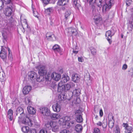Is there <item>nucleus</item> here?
<instances>
[{
	"label": "nucleus",
	"instance_id": "nucleus-1",
	"mask_svg": "<svg viewBox=\"0 0 133 133\" xmlns=\"http://www.w3.org/2000/svg\"><path fill=\"white\" fill-rule=\"evenodd\" d=\"M8 50L9 52L8 58L11 61L12 59V54L11 53V51L10 49L8 47H5L3 48V46H2L1 51L0 53V56L2 59L4 60L6 59V50Z\"/></svg>",
	"mask_w": 133,
	"mask_h": 133
},
{
	"label": "nucleus",
	"instance_id": "nucleus-2",
	"mask_svg": "<svg viewBox=\"0 0 133 133\" xmlns=\"http://www.w3.org/2000/svg\"><path fill=\"white\" fill-rule=\"evenodd\" d=\"M45 77V80L46 81H50L51 78L57 81L60 78V75L55 72L53 73L51 75L49 74L46 75Z\"/></svg>",
	"mask_w": 133,
	"mask_h": 133
},
{
	"label": "nucleus",
	"instance_id": "nucleus-3",
	"mask_svg": "<svg viewBox=\"0 0 133 133\" xmlns=\"http://www.w3.org/2000/svg\"><path fill=\"white\" fill-rule=\"evenodd\" d=\"M115 0H110L108 3L105 2V4L103 5L102 7V10L103 11H107L111 7L112 5L114 3Z\"/></svg>",
	"mask_w": 133,
	"mask_h": 133
},
{
	"label": "nucleus",
	"instance_id": "nucleus-4",
	"mask_svg": "<svg viewBox=\"0 0 133 133\" xmlns=\"http://www.w3.org/2000/svg\"><path fill=\"white\" fill-rule=\"evenodd\" d=\"M114 33L115 32H113L112 31L110 30L107 31L106 32V37L107 38V40L110 44H111L112 42L111 40L112 37L114 35Z\"/></svg>",
	"mask_w": 133,
	"mask_h": 133
},
{
	"label": "nucleus",
	"instance_id": "nucleus-5",
	"mask_svg": "<svg viewBox=\"0 0 133 133\" xmlns=\"http://www.w3.org/2000/svg\"><path fill=\"white\" fill-rule=\"evenodd\" d=\"M12 4L9 6L8 5L7 7L6 8L4 11V13L6 16H10L12 12V9L13 7L12 6Z\"/></svg>",
	"mask_w": 133,
	"mask_h": 133
},
{
	"label": "nucleus",
	"instance_id": "nucleus-6",
	"mask_svg": "<svg viewBox=\"0 0 133 133\" xmlns=\"http://www.w3.org/2000/svg\"><path fill=\"white\" fill-rule=\"evenodd\" d=\"M22 118H23V119L22 121V122L23 124L30 126L32 125L33 124L31 121L26 116V115H25Z\"/></svg>",
	"mask_w": 133,
	"mask_h": 133
},
{
	"label": "nucleus",
	"instance_id": "nucleus-7",
	"mask_svg": "<svg viewBox=\"0 0 133 133\" xmlns=\"http://www.w3.org/2000/svg\"><path fill=\"white\" fill-rule=\"evenodd\" d=\"M21 130L23 132L26 133H36V132L35 129H29L27 126L23 127L22 128Z\"/></svg>",
	"mask_w": 133,
	"mask_h": 133
},
{
	"label": "nucleus",
	"instance_id": "nucleus-8",
	"mask_svg": "<svg viewBox=\"0 0 133 133\" xmlns=\"http://www.w3.org/2000/svg\"><path fill=\"white\" fill-rule=\"evenodd\" d=\"M38 69V73L40 75H44L47 72L45 67L44 66L39 65L37 67Z\"/></svg>",
	"mask_w": 133,
	"mask_h": 133
},
{
	"label": "nucleus",
	"instance_id": "nucleus-9",
	"mask_svg": "<svg viewBox=\"0 0 133 133\" xmlns=\"http://www.w3.org/2000/svg\"><path fill=\"white\" fill-rule=\"evenodd\" d=\"M131 11L132 13L131 14L128 26V29L130 31H132V30L133 29V9H131Z\"/></svg>",
	"mask_w": 133,
	"mask_h": 133
},
{
	"label": "nucleus",
	"instance_id": "nucleus-10",
	"mask_svg": "<svg viewBox=\"0 0 133 133\" xmlns=\"http://www.w3.org/2000/svg\"><path fill=\"white\" fill-rule=\"evenodd\" d=\"M69 94H71V95L70 96H69V98L68 99L69 100L71 99L73 95L76 96H78L81 94V90L79 88L75 89L73 92H70Z\"/></svg>",
	"mask_w": 133,
	"mask_h": 133
},
{
	"label": "nucleus",
	"instance_id": "nucleus-11",
	"mask_svg": "<svg viewBox=\"0 0 133 133\" xmlns=\"http://www.w3.org/2000/svg\"><path fill=\"white\" fill-rule=\"evenodd\" d=\"M16 115H20L18 118L19 119H22L25 115L24 113V111L23 108L21 107H18L16 111Z\"/></svg>",
	"mask_w": 133,
	"mask_h": 133
},
{
	"label": "nucleus",
	"instance_id": "nucleus-12",
	"mask_svg": "<svg viewBox=\"0 0 133 133\" xmlns=\"http://www.w3.org/2000/svg\"><path fill=\"white\" fill-rule=\"evenodd\" d=\"M61 102L60 103L59 102H57L52 105V108L54 111L57 112H59L60 111L61 108Z\"/></svg>",
	"mask_w": 133,
	"mask_h": 133
},
{
	"label": "nucleus",
	"instance_id": "nucleus-13",
	"mask_svg": "<svg viewBox=\"0 0 133 133\" xmlns=\"http://www.w3.org/2000/svg\"><path fill=\"white\" fill-rule=\"evenodd\" d=\"M40 112L43 115L46 116H50V113L49 109L47 108H41L40 109Z\"/></svg>",
	"mask_w": 133,
	"mask_h": 133
},
{
	"label": "nucleus",
	"instance_id": "nucleus-14",
	"mask_svg": "<svg viewBox=\"0 0 133 133\" xmlns=\"http://www.w3.org/2000/svg\"><path fill=\"white\" fill-rule=\"evenodd\" d=\"M47 39L50 41H54L56 40V37L52 33L47 32L46 34Z\"/></svg>",
	"mask_w": 133,
	"mask_h": 133
},
{
	"label": "nucleus",
	"instance_id": "nucleus-15",
	"mask_svg": "<svg viewBox=\"0 0 133 133\" xmlns=\"http://www.w3.org/2000/svg\"><path fill=\"white\" fill-rule=\"evenodd\" d=\"M37 74L34 71H31L28 72V78L32 80L36 79L37 77Z\"/></svg>",
	"mask_w": 133,
	"mask_h": 133
},
{
	"label": "nucleus",
	"instance_id": "nucleus-16",
	"mask_svg": "<svg viewBox=\"0 0 133 133\" xmlns=\"http://www.w3.org/2000/svg\"><path fill=\"white\" fill-rule=\"evenodd\" d=\"M123 125L126 130L125 131L126 133H132L133 131L132 128V127L129 126L128 124L127 123H123Z\"/></svg>",
	"mask_w": 133,
	"mask_h": 133
},
{
	"label": "nucleus",
	"instance_id": "nucleus-17",
	"mask_svg": "<svg viewBox=\"0 0 133 133\" xmlns=\"http://www.w3.org/2000/svg\"><path fill=\"white\" fill-rule=\"evenodd\" d=\"M68 32L72 35L76 36L78 34V32L77 30L72 27L69 28H68Z\"/></svg>",
	"mask_w": 133,
	"mask_h": 133
},
{
	"label": "nucleus",
	"instance_id": "nucleus-18",
	"mask_svg": "<svg viewBox=\"0 0 133 133\" xmlns=\"http://www.w3.org/2000/svg\"><path fill=\"white\" fill-rule=\"evenodd\" d=\"M74 85L75 84L71 82H69L66 84L64 85L65 87L64 91H66L69 90L71 87V86H74Z\"/></svg>",
	"mask_w": 133,
	"mask_h": 133
},
{
	"label": "nucleus",
	"instance_id": "nucleus-19",
	"mask_svg": "<svg viewBox=\"0 0 133 133\" xmlns=\"http://www.w3.org/2000/svg\"><path fill=\"white\" fill-rule=\"evenodd\" d=\"M50 116L51 118L54 120L58 119L61 117V115L60 114L56 113L50 114Z\"/></svg>",
	"mask_w": 133,
	"mask_h": 133
},
{
	"label": "nucleus",
	"instance_id": "nucleus-20",
	"mask_svg": "<svg viewBox=\"0 0 133 133\" xmlns=\"http://www.w3.org/2000/svg\"><path fill=\"white\" fill-rule=\"evenodd\" d=\"M31 89V87L30 86H26L23 89V92L24 95L28 94Z\"/></svg>",
	"mask_w": 133,
	"mask_h": 133
},
{
	"label": "nucleus",
	"instance_id": "nucleus-21",
	"mask_svg": "<svg viewBox=\"0 0 133 133\" xmlns=\"http://www.w3.org/2000/svg\"><path fill=\"white\" fill-rule=\"evenodd\" d=\"M64 86L63 85L62 82H59L58 84L57 91L58 92H61L64 91Z\"/></svg>",
	"mask_w": 133,
	"mask_h": 133
},
{
	"label": "nucleus",
	"instance_id": "nucleus-22",
	"mask_svg": "<svg viewBox=\"0 0 133 133\" xmlns=\"http://www.w3.org/2000/svg\"><path fill=\"white\" fill-rule=\"evenodd\" d=\"M69 0H58L57 4L59 6L64 5L69 2Z\"/></svg>",
	"mask_w": 133,
	"mask_h": 133
},
{
	"label": "nucleus",
	"instance_id": "nucleus-23",
	"mask_svg": "<svg viewBox=\"0 0 133 133\" xmlns=\"http://www.w3.org/2000/svg\"><path fill=\"white\" fill-rule=\"evenodd\" d=\"M70 119V117L67 116L63 117L62 118H61L59 120V121L63 123L65 122L66 124L69 121Z\"/></svg>",
	"mask_w": 133,
	"mask_h": 133
},
{
	"label": "nucleus",
	"instance_id": "nucleus-24",
	"mask_svg": "<svg viewBox=\"0 0 133 133\" xmlns=\"http://www.w3.org/2000/svg\"><path fill=\"white\" fill-rule=\"evenodd\" d=\"M6 76L5 73L2 71H0V81L4 82L6 80Z\"/></svg>",
	"mask_w": 133,
	"mask_h": 133
},
{
	"label": "nucleus",
	"instance_id": "nucleus-25",
	"mask_svg": "<svg viewBox=\"0 0 133 133\" xmlns=\"http://www.w3.org/2000/svg\"><path fill=\"white\" fill-rule=\"evenodd\" d=\"M27 108L29 114L33 115L35 113L36 110L32 107L28 106Z\"/></svg>",
	"mask_w": 133,
	"mask_h": 133
},
{
	"label": "nucleus",
	"instance_id": "nucleus-26",
	"mask_svg": "<svg viewBox=\"0 0 133 133\" xmlns=\"http://www.w3.org/2000/svg\"><path fill=\"white\" fill-rule=\"evenodd\" d=\"M52 49L55 51V52H58L61 55V51L59 46L57 44L53 46L52 48Z\"/></svg>",
	"mask_w": 133,
	"mask_h": 133
},
{
	"label": "nucleus",
	"instance_id": "nucleus-27",
	"mask_svg": "<svg viewBox=\"0 0 133 133\" xmlns=\"http://www.w3.org/2000/svg\"><path fill=\"white\" fill-rule=\"evenodd\" d=\"M72 81L75 83L78 82L79 79L78 75L77 74H73L72 76Z\"/></svg>",
	"mask_w": 133,
	"mask_h": 133
},
{
	"label": "nucleus",
	"instance_id": "nucleus-28",
	"mask_svg": "<svg viewBox=\"0 0 133 133\" xmlns=\"http://www.w3.org/2000/svg\"><path fill=\"white\" fill-rule=\"evenodd\" d=\"M13 111L11 109H9L8 112V118L11 121L13 119Z\"/></svg>",
	"mask_w": 133,
	"mask_h": 133
},
{
	"label": "nucleus",
	"instance_id": "nucleus-29",
	"mask_svg": "<svg viewBox=\"0 0 133 133\" xmlns=\"http://www.w3.org/2000/svg\"><path fill=\"white\" fill-rule=\"evenodd\" d=\"M69 77L68 76L66 75H64L63 76L62 78V81L61 82H62V83H66L67 82V81H69Z\"/></svg>",
	"mask_w": 133,
	"mask_h": 133
},
{
	"label": "nucleus",
	"instance_id": "nucleus-30",
	"mask_svg": "<svg viewBox=\"0 0 133 133\" xmlns=\"http://www.w3.org/2000/svg\"><path fill=\"white\" fill-rule=\"evenodd\" d=\"M95 22L96 24H98L102 20V18L96 15L94 18Z\"/></svg>",
	"mask_w": 133,
	"mask_h": 133
},
{
	"label": "nucleus",
	"instance_id": "nucleus-31",
	"mask_svg": "<svg viewBox=\"0 0 133 133\" xmlns=\"http://www.w3.org/2000/svg\"><path fill=\"white\" fill-rule=\"evenodd\" d=\"M75 130L78 132H80L82 130V126L79 124L76 125L75 126Z\"/></svg>",
	"mask_w": 133,
	"mask_h": 133
},
{
	"label": "nucleus",
	"instance_id": "nucleus-32",
	"mask_svg": "<svg viewBox=\"0 0 133 133\" xmlns=\"http://www.w3.org/2000/svg\"><path fill=\"white\" fill-rule=\"evenodd\" d=\"M78 0H72L74 6L76 9H78L81 6L77 2Z\"/></svg>",
	"mask_w": 133,
	"mask_h": 133
},
{
	"label": "nucleus",
	"instance_id": "nucleus-33",
	"mask_svg": "<svg viewBox=\"0 0 133 133\" xmlns=\"http://www.w3.org/2000/svg\"><path fill=\"white\" fill-rule=\"evenodd\" d=\"M76 120L78 122L81 123L83 121V119L81 115L79 114L78 115H77L76 117Z\"/></svg>",
	"mask_w": 133,
	"mask_h": 133
},
{
	"label": "nucleus",
	"instance_id": "nucleus-34",
	"mask_svg": "<svg viewBox=\"0 0 133 133\" xmlns=\"http://www.w3.org/2000/svg\"><path fill=\"white\" fill-rule=\"evenodd\" d=\"M66 98V96L64 94H61L58 96L59 101L61 100V101H62L63 100H64Z\"/></svg>",
	"mask_w": 133,
	"mask_h": 133
},
{
	"label": "nucleus",
	"instance_id": "nucleus-35",
	"mask_svg": "<svg viewBox=\"0 0 133 133\" xmlns=\"http://www.w3.org/2000/svg\"><path fill=\"white\" fill-rule=\"evenodd\" d=\"M96 124L97 125L101 126H102L103 128L106 127L107 125V122H103V123L101 122H98L96 123Z\"/></svg>",
	"mask_w": 133,
	"mask_h": 133
},
{
	"label": "nucleus",
	"instance_id": "nucleus-36",
	"mask_svg": "<svg viewBox=\"0 0 133 133\" xmlns=\"http://www.w3.org/2000/svg\"><path fill=\"white\" fill-rule=\"evenodd\" d=\"M71 14V12L70 10H67L65 14V18L66 19L69 18V16Z\"/></svg>",
	"mask_w": 133,
	"mask_h": 133
},
{
	"label": "nucleus",
	"instance_id": "nucleus-37",
	"mask_svg": "<svg viewBox=\"0 0 133 133\" xmlns=\"http://www.w3.org/2000/svg\"><path fill=\"white\" fill-rule=\"evenodd\" d=\"M102 0H92V3L97 4L98 6L100 7L102 3Z\"/></svg>",
	"mask_w": 133,
	"mask_h": 133
},
{
	"label": "nucleus",
	"instance_id": "nucleus-38",
	"mask_svg": "<svg viewBox=\"0 0 133 133\" xmlns=\"http://www.w3.org/2000/svg\"><path fill=\"white\" fill-rule=\"evenodd\" d=\"M43 75H40L38 77L36 78L37 81L39 82H41L44 80V77Z\"/></svg>",
	"mask_w": 133,
	"mask_h": 133
},
{
	"label": "nucleus",
	"instance_id": "nucleus-39",
	"mask_svg": "<svg viewBox=\"0 0 133 133\" xmlns=\"http://www.w3.org/2000/svg\"><path fill=\"white\" fill-rule=\"evenodd\" d=\"M2 35L3 39L5 40L7 38V33L6 32L3 31L2 32Z\"/></svg>",
	"mask_w": 133,
	"mask_h": 133
},
{
	"label": "nucleus",
	"instance_id": "nucleus-40",
	"mask_svg": "<svg viewBox=\"0 0 133 133\" xmlns=\"http://www.w3.org/2000/svg\"><path fill=\"white\" fill-rule=\"evenodd\" d=\"M93 133H100V130L98 128L95 127L94 128Z\"/></svg>",
	"mask_w": 133,
	"mask_h": 133
},
{
	"label": "nucleus",
	"instance_id": "nucleus-41",
	"mask_svg": "<svg viewBox=\"0 0 133 133\" xmlns=\"http://www.w3.org/2000/svg\"><path fill=\"white\" fill-rule=\"evenodd\" d=\"M45 126L46 127L49 129H50L51 128V121L49 122H47L45 124Z\"/></svg>",
	"mask_w": 133,
	"mask_h": 133
},
{
	"label": "nucleus",
	"instance_id": "nucleus-42",
	"mask_svg": "<svg viewBox=\"0 0 133 133\" xmlns=\"http://www.w3.org/2000/svg\"><path fill=\"white\" fill-rule=\"evenodd\" d=\"M52 9L51 8H48L45 10V12L48 14H49L50 12L52 11Z\"/></svg>",
	"mask_w": 133,
	"mask_h": 133
},
{
	"label": "nucleus",
	"instance_id": "nucleus-43",
	"mask_svg": "<svg viewBox=\"0 0 133 133\" xmlns=\"http://www.w3.org/2000/svg\"><path fill=\"white\" fill-rule=\"evenodd\" d=\"M114 124V122L112 121H109V127L110 128H112L113 127Z\"/></svg>",
	"mask_w": 133,
	"mask_h": 133
},
{
	"label": "nucleus",
	"instance_id": "nucleus-44",
	"mask_svg": "<svg viewBox=\"0 0 133 133\" xmlns=\"http://www.w3.org/2000/svg\"><path fill=\"white\" fill-rule=\"evenodd\" d=\"M59 129L58 126L57 125L56 126L52 128V130L53 131L56 132L58 131Z\"/></svg>",
	"mask_w": 133,
	"mask_h": 133
},
{
	"label": "nucleus",
	"instance_id": "nucleus-45",
	"mask_svg": "<svg viewBox=\"0 0 133 133\" xmlns=\"http://www.w3.org/2000/svg\"><path fill=\"white\" fill-rule=\"evenodd\" d=\"M57 122L51 121V128H52L54 127L57 125Z\"/></svg>",
	"mask_w": 133,
	"mask_h": 133
},
{
	"label": "nucleus",
	"instance_id": "nucleus-46",
	"mask_svg": "<svg viewBox=\"0 0 133 133\" xmlns=\"http://www.w3.org/2000/svg\"><path fill=\"white\" fill-rule=\"evenodd\" d=\"M4 6V3L2 0H0V10L3 9Z\"/></svg>",
	"mask_w": 133,
	"mask_h": 133
},
{
	"label": "nucleus",
	"instance_id": "nucleus-47",
	"mask_svg": "<svg viewBox=\"0 0 133 133\" xmlns=\"http://www.w3.org/2000/svg\"><path fill=\"white\" fill-rule=\"evenodd\" d=\"M25 102L27 104L30 105L31 104V101L28 98L26 99Z\"/></svg>",
	"mask_w": 133,
	"mask_h": 133
},
{
	"label": "nucleus",
	"instance_id": "nucleus-48",
	"mask_svg": "<svg viewBox=\"0 0 133 133\" xmlns=\"http://www.w3.org/2000/svg\"><path fill=\"white\" fill-rule=\"evenodd\" d=\"M132 2L131 0H126V3L128 6H129Z\"/></svg>",
	"mask_w": 133,
	"mask_h": 133
},
{
	"label": "nucleus",
	"instance_id": "nucleus-49",
	"mask_svg": "<svg viewBox=\"0 0 133 133\" xmlns=\"http://www.w3.org/2000/svg\"><path fill=\"white\" fill-rule=\"evenodd\" d=\"M75 121H71L70 122H69L68 126H73V124L75 125Z\"/></svg>",
	"mask_w": 133,
	"mask_h": 133
},
{
	"label": "nucleus",
	"instance_id": "nucleus-50",
	"mask_svg": "<svg viewBox=\"0 0 133 133\" xmlns=\"http://www.w3.org/2000/svg\"><path fill=\"white\" fill-rule=\"evenodd\" d=\"M75 114L76 115V116L77 115H78L79 114L81 115V111L79 110H78L76 111Z\"/></svg>",
	"mask_w": 133,
	"mask_h": 133
},
{
	"label": "nucleus",
	"instance_id": "nucleus-51",
	"mask_svg": "<svg viewBox=\"0 0 133 133\" xmlns=\"http://www.w3.org/2000/svg\"><path fill=\"white\" fill-rule=\"evenodd\" d=\"M43 3L44 4H47L49 3L50 0H42Z\"/></svg>",
	"mask_w": 133,
	"mask_h": 133
},
{
	"label": "nucleus",
	"instance_id": "nucleus-52",
	"mask_svg": "<svg viewBox=\"0 0 133 133\" xmlns=\"http://www.w3.org/2000/svg\"><path fill=\"white\" fill-rule=\"evenodd\" d=\"M69 131H68L65 129H64L61 131L59 133H69Z\"/></svg>",
	"mask_w": 133,
	"mask_h": 133
},
{
	"label": "nucleus",
	"instance_id": "nucleus-53",
	"mask_svg": "<svg viewBox=\"0 0 133 133\" xmlns=\"http://www.w3.org/2000/svg\"><path fill=\"white\" fill-rule=\"evenodd\" d=\"M39 133H47V132L46 130L42 129L40 131Z\"/></svg>",
	"mask_w": 133,
	"mask_h": 133
},
{
	"label": "nucleus",
	"instance_id": "nucleus-54",
	"mask_svg": "<svg viewBox=\"0 0 133 133\" xmlns=\"http://www.w3.org/2000/svg\"><path fill=\"white\" fill-rule=\"evenodd\" d=\"M96 50L95 49L93 48L92 49V54L93 55L96 54Z\"/></svg>",
	"mask_w": 133,
	"mask_h": 133
},
{
	"label": "nucleus",
	"instance_id": "nucleus-55",
	"mask_svg": "<svg viewBox=\"0 0 133 133\" xmlns=\"http://www.w3.org/2000/svg\"><path fill=\"white\" fill-rule=\"evenodd\" d=\"M33 13L34 14V15L36 17H37V12L35 11L34 10V9L33 10Z\"/></svg>",
	"mask_w": 133,
	"mask_h": 133
},
{
	"label": "nucleus",
	"instance_id": "nucleus-56",
	"mask_svg": "<svg viewBox=\"0 0 133 133\" xmlns=\"http://www.w3.org/2000/svg\"><path fill=\"white\" fill-rule=\"evenodd\" d=\"M127 68V64H124L122 66V69L123 70H125Z\"/></svg>",
	"mask_w": 133,
	"mask_h": 133
},
{
	"label": "nucleus",
	"instance_id": "nucleus-57",
	"mask_svg": "<svg viewBox=\"0 0 133 133\" xmlns=\"http://www.w3.org/2000/svg\"><path fill=\"white\" fill-rule=\"evenodd\" d=\"M25 25L26 26V27L28 29V30L29 31H30V27L28 26V24L27 22L26 21L25 22Z\"/></svg>",
	"mask_w": 133,
	"mask_h": 133
},
{
	"label": "nucleus",
	"instance_id": "nucleus-58",
	"mask_svg": "<svg viewBox=\"0 0 133 133\" xmlns=\"http://www.w3.org/2000/svg\"><path fill=\"white\" fill-rule=\"evenodd\" d=\"M99 115L101 117L103 115V113L102 109H101L100 110L99 112Z\"/></svg>",
	"mask_w": 133,
	"mask_h": 133
},
{
	"label": "nucleus",
	"instance_id": "nucleus-59",
	"mask_svg": "<svg viewBox=\"0 0 133 133\" xmlns=\"http://www.w3.org/2000/svg\"><path fill=\"white\" fill-rule=\"evenodd\" d=\"M76 99L77 100V102H75V103L76 104L79 103L80 101V98H76Z\"/></svg>",
	"mask_w": 133,
	"mask_h": 133
},
{
	"label": "nucleus",
	"instance_id": "nucleus-60",
	"mask_svg": "<svg viewBox=\"0 0 133 133\" xmlns=\"http://www.w3.org/2000/svg\"><path fill=\"white\" fill-rule=\"evenodd\" d=\"M12 0H7L6 1V3L9 4L11 3Z\"/></svg>",
	"mask_w": 133,
	"mask_h": 133
},
{
	"label": "nucleus",
	"instance_id": "nucleus-61",
	"mask_svg": "<svg viewBox=\"0 0 133 133\" xmlns=\"http://www.w3.org/2000/svg\"><path fill=\"white\" fill-rule=\"evenodd\" d=\"M87 3L89 4V5L91 6V0H87Z\"/></svg>",
	"mask_w": 133,
	"mask_h": 133
},
{
	"label": "nucleus",
	"instance_id": "nucleus-62",
	"mask_svg": "<svg viewBox=\"0 0 133 133\" xmlns=\"http://www.w3.org/2000/svg\"><path fill=\"white\" fill-rule=\"evenodd\" d=\"M78 59L79 62H82V59L81 57H78Z\"/></svg>",
	"mask_w": 133,
	"mask_h": 133
},
{
	"label": "nucleus",
	"instance_id": "nucleus-63",
	"mask_svg": "<svg viewBox=\"0 0 133 133\" xmlns=\"http://www.w3.org/2000/svg\"><path fill=\"white\" fill-rule=\"evenodd\" d=\"M61 10H64L65 9V8L64 6H62V7H61Z\"/></svg>",
	"mask_w": 133,
	"mask_h": 133
},
{
	"label": "nucleus",
	"instance_id": "nucleus-64",
	"mask_svg": "<svg viewBox=\"0 0 133 133\" xmlns=\"http://www.w3.org/2000/svg\"><path fill=\"white\" fill-rule=\"evenodd\" d=\"M115 133H120L119 131L117 129L116 130V131H115Z\"/></svg>",
	"mask_w": 133,
	"mask_h": 133
}]
</instances>
